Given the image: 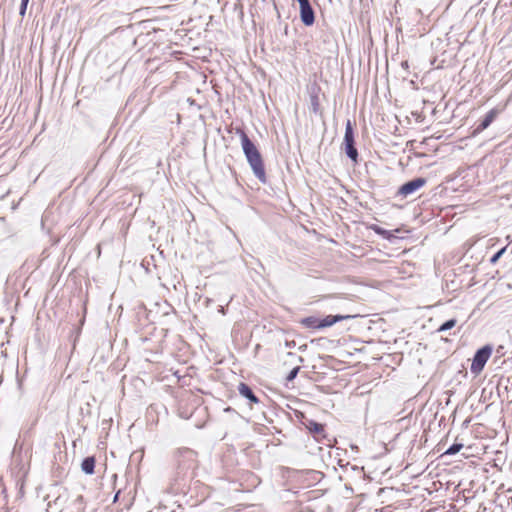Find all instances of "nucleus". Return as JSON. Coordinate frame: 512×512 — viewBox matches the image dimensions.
<instances>
[{"label":"nucleus","mask_w":512,"mask_h":512,"mask_svg":"<svg viewBox=\"0 0 512 512\" xmlns=\"http://www.w3.org/2000/svg\"><path fill=\"white\" fill-rule=\"evenodd\" d=\"M457 324V320L456 319H449L447 321H445L443 324L440 325V327L437 329V332H445V331H448L452 328H454Z\"/></svg>","instance_id":"14"},{"label":"nucleus","mask_w":512,"mask_h":512,"mask_svg":"<svg viewBox=\"0 0 512 512\" xmlns=\"http://www.w3.org/2000/svg\"><path fill=\"white\" fill-rule=\"evenodd\" d=\"M308 429L311 433H313L315 436L321 435L324 432V427L322 424L311 421L308 425Z\"/></svg>","instance_id":"13"},{"label":"nucleus","mask_w":512,"mask_h":512,"mask_svg":"<svg viewBox=\"0 0 512 512\" xmlns=\"http://www.w3.org/2000/svg\"><path fill=\"white\" fill-rule=\"evenodd\" d=\"M243 152L251 166L254 175L262 182H266V174L260 152L244 131H240Z\"/></svg>","instance_id":"1"},{"label":"nucleus","mask_w":512,"mask_h":512,"mask_svg":"<svg viewBox=\"0 0 512 512\" xmlns=\"http://www.w3.org/2000/svg\"><path fill=\"white\" fill-rule=\"evenodd\" d=\"M505 250H506V247H503L502 249H500L496 254H494L492 256V258L490 259V262L496 263L499 260V258L504 254Z\"/></svg>","instance_id":"16"},{"label":"nucleus","mask_w":512,"mask_h":512,"mask_svg":"<svg viewBox=\"0 0 512 512\" xmlns=\"http://www.w3.org/2000/svg\"><path fill=\"white\" fill-rule=\"evenodd\" d=\"M262 2H266V0H261Z\"/></svg>","instance_id":"22"},{"label":"nucleus","mask_w":512,"mask_h":512,"mask_svg":"<svg viewBox=\"0 0 512 512\" xmlns=\"http://www.w3.org/2000/svg\"><path fill=\"white\" fill-rule=\"evenodd\" d=\"M66 500H67L66 495H59L54 500L53 504L51 502H48V508L52 509L53 506H55V510L58 511V512H61L63 507H64V504H65Z\"/></svg>","instance_id":"12"},{"label":"nucleus","mask_w":512,"mask_h":512,"mask_svg":"<svg viewBox=\"0 0 512 512\" xmlns=\"http://www.w3.org/2000/svg\"><path fill=\"white\" fill-rule=\"evenodd\" d=\"M374 230H375V232H376L377 234H380V235H383V234H385V232H386L384 229H382V228H380V227H376V228H374Z\"/></svg>","instance_id":"19"},{"label":"nucleus","mask_w":512,"mask_h":512,"mask_svg":"<svg viewBox=\"0 0 512 512\" xmlns=\"http://www.w3.org/2000/svg\"><path fill=\"white\" fill-rule=\"evenodd\" d=\"M82 471L86 474H93L95 468L94 457H86L81 464Z\"/></svg>","instance_id":"11"},{"label":"nucleus","mask_w":512,"mask_h":512,"mask_svg":"<svg viewBox=\"0 0 512 512\" xmlns=\"http://www.w3.org/2000/svg\"><path fill=\"white\" fill-rule=\"evenodd\" d=\"M300 5V17L301 21L306 25L310 26L315 21L314 11L309 0H297Z\"/></svg>","instance_id":"6"},{"label":"nucleus","mask_w":512,"mask_h":512,"mask_svg":"<svg viewBox=\"0 0 512 512\" xmlns=\"http://www.w3.org/2000/svg\"><path fill=\"white\" fill-rule=\"evenodd\" d=\"M492 354V347L489 345H485L482 348L478 349L474 355V358L472 360L471 364V372L474 374L480 373L485 364L487 363L488 359L490 358Z\"/></svg>","instance_id":"4"},{"label":"nucleus","mask_w":512,"mask_h":512,"mask_svg":"<svg viewBox=\"0 0 512 512\" xmlns=\"http://www.w3.org/2000/svg\"><path fill=\"white\" fill-rule=\"evenodd\" d=\"M28 2H29V0H22V1H21L20 11H19V14H20L21 16H24V15H25V12H26V9H27Z\"/></svg>","instance_id":"18"},{"label":"nucleus","mask_w":512,"mask_h":512,"mask_svg":"<svg viewBox=\"0 0 512 512\" xmlns=\"http://www.w3.org/2000/svg\"><path fill=\"white\" fill-rule=\"evenodd\" d=\"M344 149L346 155L354 162H357L358 159V151L355 147V140H354V132L352 123L350 120H347L345 125V134H344Z\"/></svg>","instance_id":"3"},{"label":"nucleus","mask_w":512,"mask_h":512,"mask_svg":"<svg viewBox=\"0 0 512 512\" xmlns=\"http://www.w3.org/2000/svg\"><path fill=\"white\" fill-rule=\"evenodd\" d=\"M180 416L184 419H189L190 418V415L187 414V413H184V412H180Z\"/></svg>","instance_id":"20"},{"label":"nucleus","mask_w":512,"mask_h":512,"mask_svg":"<svg viewBox=\"0 0 512 512\" xmlns=\"http://www.w3.org/2000/svg\"><path fill=\"white\" fill-rule=\"evenodd\" d=\"M301 323L307 328L321 329L320 318L315 316L306 317L302 319Z\"/></svg>","instance_id":"10"},{"label":"nucleus","mask_w":512,"mask_h":512,"mask_svg":"<svg viewBox=\"0 0 512 512\" xmlns=\"http://www.w3.org/2000/svg\"><path fill=\"white\" fill-rule=\"evenodd\" d=\"M298 372H299V367H295V368H293V369L289 372V374L287 375L286 379H287L288 381H292V380L297 376Z\"/></svg>","instance_id":"17"},{"label":"nucleus","mask_w":512,"mask_h":512,"mask_svg":"<svg viewBox=\"0 0 512 512\" xmlns=\"http://www.w3.org/2000/svg\"><path fill=\"white\" fill-rule=\"evenodd\" d=\"M427 183V180L422 177L414 178L411 181L404 183L397 191L398 196H402L404 198L409 195L414 194L416 191L424 187Z\"/></svg>","instance_id":"5"},{"label":"nucleus","mask_w":512,"mask_h":512,"mask_svg":"<svg viewBox=\"0 0 512 512\" xmlns=\"http://www.w3.org/2000/svg\"><path fill=\"white\" fill-rule=\"evenodd\" d=\"M238 392L242 397L247 398L253 403H258L259 399L255 396L252 389L245 383H240L238 386Z\"/></svg>","instance_id":"8"},{"label":"nucleus","mask_w":512,"mask_h":512,"mask_svg":"<svg viewBox=\"0 0 512 512\" xmlns=\"http://www.w3.org/2000/svg\"><path fill=\"white\" fill-rule=\"evenodd\" d=\"M495 115L496 114H495L494 110L489 111L486 114V116L484 117V119L481 121V123L475 129V132H481V131L485 130L486 128H488L489 125L493 122Z\"/></svg>","instance_id":"9"},{"label":"nucleus","mask_w":512,"mask_h":512,"mask_svg":"<svg viewBox=\"0 0 512 512\" xmlns=\"http://www.w3.org/2000/svg\"><path fill=\"white\" fill-rule=\"evenodd\" d=\"M119 493H120V491H118V492L116 493V495H115V497H114V502H116V501L118 500Z\"/></svg>","instance_id":"21"},{"label":"nucleus","mask_w":512,"mask_h":512,"mask_svg":"<svg viewBox=\"0 0 512 512\" xmlns=\"http://www.w3.org/2000/svg\"><path fill=\"white\" fill-rule=\"evenodd\" d=\"M174 464L178 474H186L191 467L192 450L188 447H180L174 451Z\"/></svg>","instance_id":"2"},{"label":"nucleus","mask_w":512,"mask_h":512,"mask_svg":"<svg viewBox=\"0 0 512 512\" xmlns=\"http://www.w3.org/2000/svg\"><path fill=\"white\" fill-rule=\"evenodd\" d=\"M463 447V444L461 443H454L453 445H451L446 451H445V455H455L457 454Z\"/></svg>","instance_id":"15"},{"label":"nucleus","mask_w":512,"mask_h":512,"mask_svg":"<svg viewBox=\"0 0 512 512\" xmlns=\"http://www.w3.org/2000/svg\"><path fill=\"white\" fill-rule=\"evenodd\" d=\"M351 315H327L324 318L320 319L321 329L330 327L337 322H340L345 319L351 318Z\"/></svg>","instance_id":"7"}]
</instances>
